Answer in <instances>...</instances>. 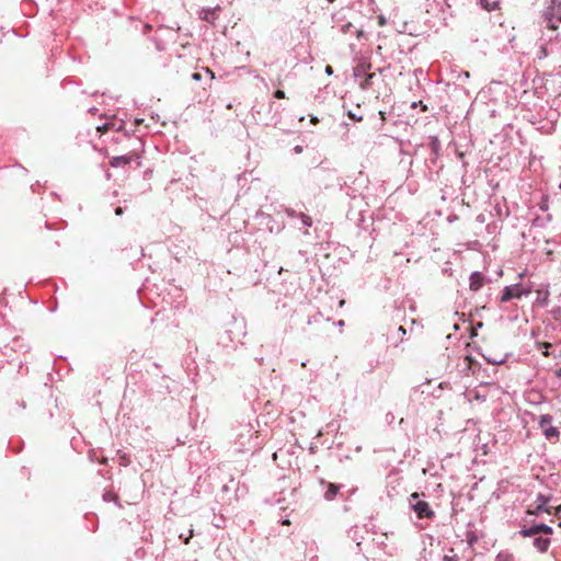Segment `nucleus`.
<instances>
[{
  "mask_svg": "<svg viewBox=\"0 0 561 561\" xmlns=\"http://www.w3.org/2000/svg\"><path fill=\"white\" fill-rule=\"evenodd\" d=\"M552 534V528L546 524H537L530 527H523L519 535L525 538H533V546L541 553L548 551L551 540L549 535Z\"/></svg>",
  "mask_w": 561,
  "mask_h": 561,
  "instance_id": "f257e3e1",
  "label": "nucleus"
},
{
  "mask_svg": "<svg viewBox=\"0 0 561 561\" xmlns=\"http://www.w3.org/2000/svg\"><path fill=\"white\" fill-rule=\"evenodd\" d=\"M547 8L542 13V19L547 27L557 30L556 22H561V2L558 0H546Z\"/></svg>",
  "mask_w": 561,
  "mask_h": 561,
  "instance_id": "f03ea898",
  "label": "nucleus"
},
{
  "mask_svg": "<svg viewBox=\"0 0 561 561\" xmlns=\"http://www.w3.org/2000/svg\"><path fill=\"white\" fill-rule=\"evenodd\" d=\"M409 504L419 518H433L435 516L430 504L426 501L421 500V495L419 493H412L410 495Z\"/></svg>",
  "mask_w": 561,
  "mask_h": 561,
  "instance_id": "7ed1b4c3",
  "label": "nucleus"
},
{
  "mask_svg": "<svg viewBox=\"0 0 561 561\" xmlns=\"http://www.w3.org/2000/svg\"><path fill=\"white\" fill-rule=\"evenodd\" d=\"M530 294L529 288H525L522 284H514L511 286H506L501 296L502 302H507L514 298H520L522 296H527Z\"/></svg>",
  "mask_w": 561,
  "mask_h": 561,
  "instance_id": "20e7f679",
  "label": "nucleus"
},
{
  "mask_svg": "<svg viewBox=\"0 0 561 561\" xmlns=\"http://www.w3.org/2000/svg\"><path fill=\"white\" fill-rule=\"evenodd\" d=\"M552 417L548 414L541 415L539 426L547 439H557L559 437V431L557 427L551 425Z\"/></svg>",
  "mask_w": 561,
  "mask_h": 561,
  "instance_id": "39448f33",
  "label": "nucleus"
},
{
  "mask_svg": "<svg viewBox=\"0 0 561 561\" xmlns=\"http://www.w3.org/2000/svg\"><path fill=\"white\" fill-rule=\"evenodd\" d=\"M484 284V277L480 272H473L470 275V284L469 287L473 291H478Z\"/></svg>",
  "mask_w": 561,
  "mask_h": 561,
  "instance_id": "423d86ee",
  "label": "nucleus"
},
{
  "mask_svg": "<svg viewBox=\"0 0 561 561\" xmlns=\"http://www.w3.org/2000/svg\"><path fill=\"white\" fill-rule=\"evenodd\" d=\"M327 486H328V489L324 492V499L327 501H332L336 496V494H337V492H339L341 486L339 484H335V483H328Z\"/></svg>",
  "mask_w": 561,
  "mask_h": 561,
  "instance_id": "0eeeda50",
  "label": "nucleus"
},
{
  "mask_svg": "<svg viewBox=\"0 0 561 561\" xmlns=\"http://www.w3.org/2000/svg\"><path fill=\"white\" fill-rule=\"evenodd\" d=\"M133 157L131 156H118V157H114L112 160H111V165L116 168V167H119L122 164H127V163H130Z\"/></svg>",
  "mask_w": 561,
  "mask_h": 561,
  "instance_id": "6e6552de",
  "label": "nucleus"
},
{
  "mask_svg": "<svg viewBox=\"0 0 561 561\" xmlns=\"http://www.w3.org/2000/svg\"><path fill=\"white\" fill-rule=\"evenodd\" d=\"M375 77V73H368L365 76L364 80L360 81L359 85L363 90H367L371 85V80Z\"/></svg>",
  "mask_w": 561,
  "mask_h": 561,
  "instance_id": "1a4fd4ad",
  "label": "nucleus"
},
{
  "mask_svg": "<svg viewBox=\"0 0 561 561\" xmlns=\"http://www.w3.org/2000/svg\"><path fill=\"white\" fill-rule=\"evenodd\" d=\"M495 561H514V557L512 553L507 551H501L496 558Z\"/></svg>",
  "mask_w": 561,
  "mask_h": 561,
  "instance_id": "9d476101",
  "label": "nucleus"
},
{
  "mask_svg": "<svg viewBox=\"0 0 561 561\" xmlns=\"http://www.w3.org/2000/svg\"><path fill=\"white\" fill-rule=\"evenodd\" d=\"M299 218L301 219L302 221V225L305 227H311L312 226V219L311 217H309L308 215L304 214V213H299Z\"/></svg>",
  "mask_w": 561,
  "mask_h": 561,
  "instance_id": "9b49d317",
  "label": "nucleus"
},
{
  "mask_svg": "<svg viewBox=\"0 0 561 561\" xmlns=\"http://www.w3.org/2000/svg\"><path fill=\"white\" fill-rule=\"evenodd\" d=\"M551 346L550 343H537V348L541 351L545 356L549 355L548 348Z\"/></svg>",
  "mask_w": 561,
  "mask_h": 561,
  "instance_id": "f8f14e48",
  "label": "nucleus"
},
{
  "mask_svg": "<svg viewBox=\"0 0 561 561\" xmlns=\"http://www.w3.org/2000/svg\"><path fill=\"white\" fill-rule=\"evenodd\" d=\"M538 502H539V504H538V506H537V511H538V512H540V511H545V505H546L547 501L543 499V496H542V495H539V496H538Z\"/></svg>",
  "mask_w": 561,
  "mask_h": 561,
  "instance_id": "ddd939ff",
  "label": "nucleus"
},
{
  "mask_svg": "<svg viewBox=\"0 0 561 561\" xmlns=\"http://www.w3.org/2000/svg\"><path fill=\"white\" fill-rule=\"evenodd\" d=\"M481 4L484 9H486L488 11H492L496 8V3H493L491 7H490V3H488L485 0H481Z\"/></svg>",
  "mask_w": 561,
  "mask_h": 561,
  "instance_id": "4468645a",
  "label": "nucleus"
},
{
  "mask_svg": "<svg viewBox=\"0 0 561 561\" xmlns=\"http://www.w3.org/2000/svg\"><path fill=\"white\" fill-rule=\"evenodd\" d=\"M285 211H286V215L290 218L299 217V214L291 208H287Z\"/></svg>",
  "mask_w": 561,
  "mask_h": 561,
  "instance_id": "2eb2a0df",
  "label": "nucleus"
},
{
  "mask_svg": "<svg viewBox=\"0 0 561 561\" xmlns=\"http://www.w3.org/2000/svg\"><path fill=\"white\" fill-rule=\"evenodd\" d=\"M443 561H458V557L455 554H453V556L446 554V556H444Z\"/></svg>",
  "mask_w": 561,
  "mask_h": 561,
  "instance_id": "dca6fc26",
  "label": "nucleus"
},
{
  "mask_svg": "<svg viewBox=\"0 0 561 561\" xmlns=\"http://www.w3.org/2000/svg\"><path fill=\"white\" fill-rule=\"evenodd\" d=\"M365 72L364 67H357L354 71L355 77H360Z\"/></svg>",
  "mask_w": 561,
  "mask_h": 561,
  "instance_id": "f3484780",
  "label": "nucleus"
},
{
  "mask_svg": "<svg viewBox=\"0 0 561 561\" xmlns=\"http://www.w3.org/2000/svg\"><path fill=\"white\" fill-rule=\"evenodd\" d=\"M274 96L276 99H285V92L283 90H277L275 93H274Z\"/></svg>",
  "mask_w": 561,
  "mask_h": 561,
  "instance_id": "a211bd4d",
  "label": "nucleus"
},
{
  "mask_svg": "<svg viewBox=\"0 0 561 561\" xmlns=\"http://www.w3.org/2000/svg\"><path fill=\"white\" fill-rule=\"evenodd\" d=\"M192 79L198 81L202 79V75L199 72L192 73Z\"/></svg>",
  "mask_w": 561,
  "mask_h": 561,
  "instance_id": "6ab92c4d",
  "label": "nucleus"
},
{
  "mask_svg": "<svg viewBox=\"0 0 561 561\" xmlns=\"http://www.w3.org/2000/svg\"><path fill=\"white\" fill-rule=\"evenodd\" d=\"M325 72H327L328 75H332V73H333V69H332V67H331V66H327V67H325Z\"/></svg>",
  "mask_w": 561,
  "mask_h": 561,
  "instance_id": "aec40b11",
  "label": "nucleus"
},
{
  "mask_svg": "<svg viewBox=\"0 0 561 561\" xmlns=\"http://www.w3.org/2000/svg\"><path fill=\"white\" fill-rule=\"evenodd\" d=\"M348 116L352 118V119H355V121H362V117H356V115L350 113Z\"/></svg>",
  "mask_w": 561,
  "mask_h": 561,
  "instance_id": "412c9836",
  "label": "nucleus"
},
{
  "mask_svg": "<svg viewBox=\"0 0 561 561\" xmlns=\"http://www.w3.org/2000/svg\"><path fill=\"white\" fill-rule=\"evenodd\" d=\"M116 215H122L123 214V208L122 207H117L116 210H115Z\"/></svg>",
  "mask_w": 561,
  "mask_h": 561,
  "instance_id": "4be33fe9",
  "label": "nucleus"
},
{
  "mask_svg": "<svg viewBox=\"0 0 561 561\" xmlns=\"http://www.w3.org/2000/svg\"><path fill=\"white\" fill-rule=\"evenodd\" d=\"M192 536H193V530H190V535H188V537H186V538L184 539V542H185V543H187V542H188V539H190Z\"/></svg>",
  "mask_w": 561,
  "mask_h": 561,
  "instance_id": "5701e85b",
  "label": "nucleus"
},
{
  "mask_svg": "<svg viewBox=\"0 0 561 561\" xmlns=\"http://www.w3.org/2000/svg\"><path fill=\"white\" fill-rule=\"evenodd\" d=\"M311 123L312 124H317L318 123V118L317 117H311Z\"/></svg>",
  "mask_w": 561,
  "mask_h": 561,
  "instance_id": "b1692460",
  "label": "nucleus"
},
{
  "mask_svg": "<svg viewBox=\"0 0 561 561\" xmlns=\"http://www.w3.org/2000/svg\"><path fill=\"white\" fill-rule=\"evenodd\" d=\"M301 150H302V149H301V147H300V146L295 147V151H296V152H301Z\"/></svg>",
  "mask_w": 561,
  "mask_h": 561,
  "instance_id": "393cba45",
  "label": "nucleus"
},
{
  "mask_svg": "<svg viewBox=\"0 0 561 561\" xmlns=\"http://www.w3.org/2000/svg\"><path fill=\"white\" fill-rule=\"evenodd\" d=\"M344 304H345V300H343V299H342V300H340L339 306H340V307H343V306H344Z\"/></svg>",
  "mask_w": 561,
  "mask_h": 561,
  "instance_id": "a878e982",
  "label": "nucleus"
},
{
  "mask_svg": "<svg viewBox=\"0 0 561 561\" xmlns=\"http://www.w3.org/2000/svg\"><path fill=\"white\" fill-rule=\"evenodd\" d=\"M400 333H405V329L403 327L399 328Z\"/></svg>",
  "mask_w": 561,
  "mask_h": 561,
  "instance_id": "bb28decb",
  "label": "nucleus"
},
{
  "mask_svg": "<svg viewBox=\"0 0 561 561\" xmlns=\"http://www.w3.org/2000/svg\"><path fill=\"white\" fill-rule=\"evenodd\" d=\"M207 73H209L210 78L214 79V73L209 69H207Z\"/></svg>",
  "mask_w": 561,
  "mask_h": 561,
  "instance_id": "cd10ccee",
  "label": "nucleus"
},
{
  "mask_svg": "<svg viewBox=\"0 0 561 561\" xmlns=\"http://www.w3.org/2000/svg\"><path fill=\"white\" fill-rule=\"evenodd\" d=\"M337 324H339V327H342V325H344V321L340 320Z\"/></svg>",
  "mask_w": 561,
  "mask_h": 561,
  "instance_id": "c85d7f7f",
  "label": "nucleus"
},
{
  "mask_svg": "<svg viewBox=\"0 0 561 561\" xmlns=\"http://www.w3.org/2000/svg\"><path fill=\"white\" fill-rule=\"evenodd\" d=\"M283 524H284V525H287V524H289V520H288V519H286V520H284V522H283Z\"/></svg>",
  "mask_w": 561,
  "mask_h": 561,
  "instance_id": "c756f323",
  "label": "nucleus"
},
{
  "mask_svg": "<svg viewBox=\"0 0 561 561\" xmlns=\"http://www.w3.org/2000/svg\"><path fill=\"white\" fill-rule=\"evenodd\" d=\"M330 2H333L334 0H329Z\"/></svg>",
  "mask_w": 561,
  "mask_h": 561,
  "instance_id": "7c9ffc66",
  "label": "nucleus"
},
{
  "mask_svg": "<svg viewBox=\"0 0 561 561\" xmlns=\"http://www.w3.org/2000/svg\"><path fill=\"white\" fill-rule=\"evenodd\" d=\"M560 374H561V368H560Z\"/></svg>",
  "mask_w": 561,
  "mask_h": 561,
  "instance_id": "2f4dec72",
  "label": "nucleus"
}]
</instances>
